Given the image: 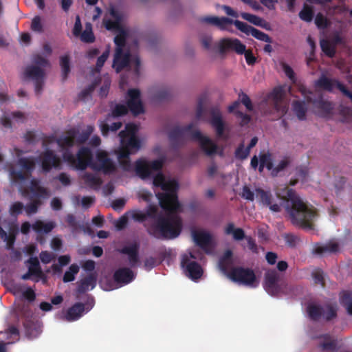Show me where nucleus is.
Instances as JSON below:
<instances>
[{"label":"nucleus","mask_w":352,"mask_h":352,"mask_svg":"<svg viewBox=\"0 0 352 352\" xmlns=\"http://www.w3.org/2000/svg\"><path fill=\"white\" fill-rule=\"evenodd\" d=\"M284 191L283 201L280 204L274 203V197L270 191L258 188L256 189V195L260 202L274 212H280L283 204L293 224L311 229L313 220L316 216L315 208L304 202L294 190L285 187Z\"/></svg>","instance_id":"obj_1"},{"label":"nucleus","mask_w":352,"mask_h":352,"mask_svg":"<svg viewBox=\"0 0 352 352\" xmlns=\"http://www.w3.org/2000/svg\"><path fill=\"white\" fill-rule=\"evenodd\" d=\"M167 212V215L164 217L158 215L157 207L150 204L145 214L146 218L156 219V221L148 227V234L159 239H173L177 237L182 229V221L181 217L175 214L177 212Z\"/></svg>","instance_id":"obj_2"},{"label":"nucleus","mask_w":352,"mask_h":352,"mask_svg":"<svg viewBox=\"0 0 352 352\" xmlns=\"http://www.w3.org/2000/svg\"><path fill=\"white\" fill-rule=\"evenodd\" d=\"M194 123L184 126H175L168 132V139L171 146L177 148L184 145L188 140L198 141L201 149L208 155H212L217 151V145L208 137L204 136L199 130H194Z\"/></svg>","instance_id":"obj_3"},{"label":"nucleus","mask_w":352,"mask_h":352,"mask_svg":"<svg viewBox=\"0 0 352 352\" xmlns=\"http://www.w3.org/2000/svg\"><path fill=\"white\" fill-rule=\"evenodd\" d=\"M76 131L69 130L67 135H63L56 140L58 145L64 150L63 157L64 160L78 170H85L91 164L93 155L90 148L82 147L79 149L76 157L72 154L69 148L72 147L76 140Z\"/></svg>","instance_id":"obj_4"},{"label":"nucleus","mask_w":352,"mask_h":352,"mask_svg":"<svg viewBox=\"0 0 352 352\" xmlns=\"http://www.w3.org/2000/svg\"><path fill=\"white\" fill-rule=\"evenodd\" d=\"M153 184L165 191L157 194L161 208L169 212H177L180 208L177 194L179 189L178 182L175 179L166 181L164 175L159 172L153 177Z\"/></svg>","instance_id":"obj_5"},{"label":"nucleus","mask_w":352,"mask_h":352,"mask_svg":"<svg viewBox=\"0 0 352 352\" xmlns=\"http://www.w3.org/2000/svg\"><path fill=\"white\" fill-rule=\"evenodd\" d=\"M263 286L265 291L272 296H278L280 294L296 296L301 289L299 286L289 284L283 280L280 274L276 270L266 271Z\"/></svg>","instance_id":"obj_6"},{"label":"nucleus","mask_w":352,"mask_h":352,"mask_svg":"<svg viewBox=\"0 0 352 352\" xmlns=\"http://www.w3.org/2000/svg\"><path fill=\"white\" fill-rule=\"evenodd\" d=\"M138 127L134 124H127L124 130L119 133L121 148L118 152V157L123 160L121 162L124 168L127 169L130 166L129 155L138 151L141 146L138 138L136 136Z\"/></svg>","instance_id":"obj_7"},{"label":"nucleus","mask_w":352,"mask_h":352,"mask_svg":"<svg viewBox=\"0 0 352 352\" xmlns=\"http://www.w3.org/2000/svg\"><path fill=\"white\" fill-rule=\"evenodd\" d=\"M127 105L118 104L111 111V116L114 118L124 116L129 109L131 113L138 116L144 113L143 104L140 99V91L138 89H130L127 91Z\"/></svg>","instance_id":"obj_8"},{"label":"nucleus","mask_w":352,"mask_h":352,"mask_svg":"<svg viewBox=\"0 0 352 352\" xmlns=\"http://www.w3.org/2000/svg\"><path fill=\"white\" fill-rule=\"evenodd\" d=\"M219 50L221 54H224L228 50H233L238 54L245 55L246 63L248 65H253L256 61V58L252 50H246V47L238 38H224L219 41Z\"/></svg>","instance_id":"obj_9"},{"label":"nucleus","mask_w":352,"mask_h":352,"mask_svg":"<svg viewBox=\"0 0 352 352\" xmlns=\"http://www.w3.org/2000/svg\"><path fill=\"white\" fill-rule=\"evenodd\" d=\"M228 277L233 282L250 286L256 287L255 283L256 277L254 272L250 268H245L243 267H234L229 273Z\"/></svg>","instance_id":"obj_10"},{"label":"nucleus","mask_w":352,"mask_h":352,"mask_svg":"<svg viewBox=\"0 0 352 352\" xmlns=\"http://www.w3.org/2000/svg\"><path fill=\"white\" fill-rule=\"evenodd\" d=\"M196 256L192 252L188 254H184L182 256L181 267L184 270L185 274L192 280H197L201 277L203 270L201 265L195 261Z\"/></svg>","instance_id":"obj_11"},{"label":"nucleus","mask_w":352,"mask_h":352,"mask_svg":"<svg viewBox=\"0 0 352 352\" xmlns=\"http://www.w3.org/2000/svg\"><path fill=\"white\" fill-rule=\"evenodd\" d=\"M164 164L162 159L148 162L144 160H139L135 163V171L142 179H146L151 176L152 173L160 171Z\"/></svg>","instance_id":"obj_12"},{"label":"nucleus","mask_w":352,"mask_h":352,"mask_svg":"<svg viewBox=\"0 0 352 352\" xmlns=\"http://www.w3.org/2000/svg\"><path fill=\"white\" fill-rule=\"evenodd\" d=\"M131 63L134 64L135 74L138 75L140 73V59L137 56L131 58V55L129 52L124 53V52L122 51L116 63H115L114 57L112 66L117 73H120L124 68L127 67Z\"/></svg>","instance_id":"obj_13"},{"label":"nucleus","mask_w":352,"mask_h":352,"mask_svg":"<svg viewBox=\"0 0 352 352\" xmlns=\"http://www.w3.org/2000/svg\"><path fill=\"white\" fill-rule=\"evenodd\" d=\"M272 100L273 111L276 113L275 119L282 118L288 111V105L284 100L283 92L280 88H275L270 94Z\"/></svg>","instance_id":"obj_14"},{"label":"nucleus","mask_w":352,"mask_h":352,"mask_svg":"<svg viewBox=\"0 0 352 352\" xmlns=\"http://www.w3.org/2000/svg\"><path fill=\"white\" fill-rule=\"evenodd\" d=\"M24 74L26 78L34 81L35 92L37 95L40 94L44 85V70L38 66L30 65L26 67Z\"/></svg>","instance_id":"obj_15"},{"label":"nucleus","mask_w":352,"mask_h":352,"mask_svg":"<svg viewBox=\"0 0 352 352\" xmlns=\"http://www.w3.org/2000/svg\"><path fill=\"white\" fill-rule=\"evenodd\" d=\"M234 25L239 30L243 33H245L246 35H252L255 38L268 43L272 42V38L268 34L248 25L246 23L239 20H235Z\"/></svg>","instance_id":"obj_16"},{"label":"nucleus","mask_w":352,"mask_h":352,"mask_svg":"<svg viewBox=\"0 0 352 352\" xmlns=\"http://www.w3.org/2000/svg\"><path fill=\"white\" fill-rule=\"evenodd\" d=\"M93 168L102 171L104 174H110L116 170V166L104 151H100L96 155V162Z\"/></svg>","instance_id":"obj_17"},{"label":"nucleus","mask_w":352,"mask_h":352,"mask_svg":"<svg viewBox=\"0 0 352 352\" xmlns=\"http://www.w3.org/2000/svg\"><path fill=\"white\" fill-rule=\"evenodd\" d=\"M94 306V299L91 302L87 304V307L82 302H76L69 307L64 316V319L68 322L76 321L81 318L86 311L88 312Z\"/></svg>","instance_id":"obj_18"},{"label":"nucleus","mask_w":352,"mask_h":352,"mask_svg":"<svg viewBox=\"0 0 352 352\" xmlns=\"http://www.w3.org/2000/svg\"><path fill=\"white\" fill-rule=\"evenodd\" d=\"M41 167L43 171L50 172L52 168H58L60 160L52 150H46L41 155Z\"/></svg>","instance_id":"obj_19"},{"label":"nucleus","mask_w":352,"mask_h":352,"mask_svg":"<svg viewBox=\"0 0 352 352\" xmlns=\"http://www.w3.org/2000/svg\"><path fill=\"white\" fill-rule=\"evenodd\" d=\"M210 121L211 126L214 129L216 135L220 138H226L224 135L226 129L225 122L222 119L221 111L218 107H212L210 109Z\"/></svg>","instance_id":"obj_20"},{"label":"nucleus","mask_w":352,"mask_h":352,"mask_svg":"<svg viewBox=\"0 0 352 352\" xmlns=\"http://www.w3.org/2000/svg\"><path fill=\"white\" fill-rule=\"evenodd\" d=\"M199 21L203 23L212 25L221 30H228V26L232 24L234 25L235 21L225 16L218 17L215 16H206L199 19Z\"/></svg>","instance_id":"obj_21"},{"label":"nucleus","mask_w":352,"mask_h":352,"mask_svg":"<svg viewBox=\"0 0 352 352\" xmlns=\"http://www.w3.org/2000/svg\"><path fill=\"white\" fill-rule=\"evenodd\" d=\"M192 236L195 243L206 253L210 252V248L212 242V236L205 231L193 230Z\"/></svg>","instance_id":"obj_22"},{"label":"nucleus","mask_w":352,"mask_h":352,"mask_svg":"<svg viewBox=\"0 0 352 352\" xmlns=\"http://www.w3.org/2000/svg\"><path fill=\"white\" fill-rule=\"evenodd\" d=\"M29 191L31 193L30 199H45L50 196V192L48 189L41 186L39 184V182L35 179L31 180L30 185L29 186Z\"/></svg>","instance_id":"obj_23"},{"label":"nucleus","mask_w":352,"mask_h":352,"mask_svg":"<svg viewBox=\"0 0 352 352\" xmlns=\"http://www.w3.org/2000/svg\"><path fill=\"white\" fill-rule=\"evenodd\" d=\"M135 278L133 272L128 267H121L115 271L113 280L121 285H126Z\"/></svg>","instance_id":"obj_24"},{"label":"nucleus","mask_w":352,"mask_h":352,"mask_svg":"<svg viewBox=\"0 0 352 352\" xmlns=\"http://www.w3.org/2000/svg\"><path fill=\"white\" fill-rule=\"evenodd\" d=\"M139 248L137 242H134L129 245L123 247L120 252L128 255L129 264L131 267H135L139 262Z\"/></svg>","instance_id":"obj_25"},{"label":"nucleus","mask_w":352,"mask_h":352,"mask_svg":"<svg viewBox=\"0 0 352 352\" xmlns=\"http://www.w3.org/2000/svg\"><path fill=\"white\" fill-rule=\"evenodd\" d=\"M96 282L97 277L95 274L91 273L87 275L78 283L77 293L82 294H85L87 291L93 289L96 285Z\"/></svg>","instance_id":"obj_26"},{"label":"nucleus","mask_w":352,"mask_h":352,"mask_svg":"<svg viewBox=\"0 0 352 352\" xmlns=\"http://www.w3.org/2000/svg\"><path fill=\"white\" fill-rule=\"evenodd\" d=\"M128 32L124 30V28H121L119 31L117 35L114 38V43L116 44V50H115V63L118 61V59L122 53V51H123L126 43V39L128 38Z\"/></svg>","instance_id":"obj_27"},{"label":"nucleus","mask_w":352,"mask_h":352,"mask_svg":"<svg viewBox=\"0 0 352 352\" xmlns=\"http://www.w3.org/2000/svg\"><path fill=\"white\" fill-rule=\"evenodd\" d=\"M55 226L56 224L52 221L45 223L41 220H37L32 224V228L37 234H48Z\"/></svg>","instance_id":"obj_28"},{"label":"nucleus","mask_w":352,"mask_h":352,"mask_svg":"<svg viewBox=\"0 0 352 352\" xmlns=\"http://www.w3.org/2000/svg\"><path fill=\"white\" fill-rule=\"evenodd\" d=\"M293 111L300 120H306L307 107L305 101L294 100L292 102Z\"/></svg>","instance_id":"obj_29"},{"label":"nucleus","mask_w":352,"mask_h":352,"mask_svg":"<svg viewBox=\"0 0 352 352\" xmlns=\"http://www.w3.org/2000/svg\"><path fill=\"white\" fill-rule=\"evenodd\" d=\"M340 302L346 309L347 313L352 316V292L351 291L341 292Z\"/></svg>","instance_id":"obj_30"},{"label":"nucleus","mask_w":352,"mask_h":352,"mask_svg":"<svg viewBox=\"0 0 352 352\" xmlns=\"http://www.w3.org/2000/svg\"><path fill=\"white\" fill-rule=\"evenodd\" d=\"M225 233L226 234H232L234 239L236 241H241L245 239L247 236L245 234V232L242 228H234V225L232 223H229L226 229Z\"/></svg>","instance_id":"obj_31"},{"label":"nucleus","mask_w":352,"mask_h":352,"mask_svg":"<svg viewBox=\"0 0 352 352\" xmlns=\"http://www.w3.org/2000/svg\"><path fill=\"white\" fill-rule=\"evenodd\" d=\"M309 317L314 321H318L323 315V308L320 305L309 304L307 306Z\"/></svg>","instance_id":"obj_32"},{"label":"nucleus","mask_w":352,"mask_h":352,"mask_svg":"<svg viewBox=\"0 0 352 352\" xmlns=\"http://www.w3.org/2000/svg\"><path fill=\"white\" fill-rule=\"evenodd\" d=\"M339 250V246L337 243H329L324 245H320L315 248L314 252L318 254H322L324 253H335Z\"/></svg>","instance_id":"obj_33"},{"label":"nucleus","mask_w":352,"mask_h":352,"mask_svg":"<svg viewBox=\"0 0 352 352\" xmlns=\"http://www.w3.org/2000/svg\"><path fill=\"white\" fill-rule=\"evenodd\" d=\"M122 124L121 122L112 123L111 125L107 123L102 122L100 124L101 133L103 136H107L109 131L116 132L121 128Z\"/></svg>","instance_id":"obj_34"},{"label":"nucleus","mask_w":352,"mask_h":352,"mask_svg":"<svg viewBox=\"0 0 352 352\" xmlns=\"http://www.w3.org/2000/svg\"><path fill=\"white\" fill-rule=\"evenodd\" d=\"M315 85L317 87L321 88L324 90L331 91L333 89V82L332 80L328 78L325 76H322L318 80L316 81Z\"/></svg>","instance_id":"obj_35"},{"label":"nucleus","mask_w":352,"mask_h":352,"mask_svg":"<svg viewBox=\"0 0 352 352\" xmlns=\"http://www.w3.org/2000/svg\"><path fill=\"white\" fill-rule=\"evenodd\" d=\"M28 263L30 264L28 271L34 276H41L42 274V270L38 258L31 257L29 258Z\"/></svg>","instance_id":"obj_36"},{"label":"nucleus","mask_w":352,"mask_h":352,"mask_svg":"<svg viewBox=\"0 0 352 352\" xmlns=\"http://www.w3.org/2000/svg\"><path fill=\"white\" fill-rule=\"evenodd\" d=\"M82 179L85 183L91 188L99 187L102 184L101 179L92 173H85Z\"/></svg>","instance_id":"obj_37"},{"label":"nucleus","mask_w":352,"mask_h":352,"mask_svg":"<svg viewBox=\"0 0 352 352\" xmlns=\"http://www.w3.org/2000/svg\"><path fill=\"white\" fill-rule=\"evenodd\" d=\"M43 204V202L39 199H31V201L25 206L24 210L28 215L35 214L38 212V208Z\"/></svg>","instance_id":"obj_38"},{"label":"nucleus","mask_w":352,"mask_h":352,"mask_svg":"<svg viewBox=\"0 0 352 352\" xmlns=\"http://www.w3.org/2000/svg\"><path fill=\"white\" fill-rule=\"evenodd\" d=\"M19 166L28 173L33 171L35 167V161L32 157H21L19 159Z\"/></svg>","instance_id":"obj_39"},{"label":"nucleus","mask_w":352,"mask_h":352,"mask_svg":"<svg viewBox=\"0 0 352 352\" xmlns=\"http://www.w3.org/2000/svg\"><path fill=\"white\" fill-rule=\"evenodd\" d=\"M60 65L62 69L63 81H65L70 72L69 57L68 55L60 57Z\"/></svg>","instance_id":"obj_40"},{"label":"nucleus","mask_w":352,"mask_h":352,"mask_svg":"<svg viewBox=\"0 0 352 352\" xmlns=\"http://www.w3.org/2000/svg\"><path fill=\"white\" fill-rule=\"evenodd\" d=\"M290 164V160L289 157H285L281 160L279 163L276 166H273V169L271 171L272 177H276L278 174L283 171Z\"/></svg>","instance_id":"obj_41"},{"label":"nucleus","mask_w":352,"mask_h":352,"mask_svg":"<svg viewBox=\"0 0 352 352\" xmlns=\"http://www.w3.org/2000/svg\"><path fill=\"white\" fill-rule=\"evenodd\" d=\"M79 272V267L76 264H72L69 266V270L66 271L63 275V280L65 283L72 282L75 279V275Z\"/></svg>","instance_id":"obj_42"},{"label":"nucleus","mask_w":352,"mask_h":352,"mask_svg":"<svg viewBox=\"0 0 352 352\" xmlns=\"http://www.w3.org/2000/svg\"><path fill=\"white\" fill-rule=\"evenodd\" d=\"M320 47L322 51L329 57L333 58L336 54V49L331 43L326 39L320 41Z\"/></svg>","instance_id":"obj_43"},{"label":"nucleus","mask_w":352,"mask_h":352,"mask_svg":"<svg viewBox=\"0 0 352 352\" xmlns=\"http://www.w3.org/2000/svg\"><path fill=\"white\" fill-rule=\"evenodd\" d=\"M94 127L91 125H88L87 127L78 134V135L76 136V140L79 144H83L87 142V140L89 138L91 133L94 132Z\"/></svg>","instance_id":"obj_44"},{"label":"nucleus","mask_w":352,"mask_h":352,"mask_svg":"<svg viewBox=\"0 0 352 352\" xmlns=\"http://www.w3.org/2000/svg\"><path fill=\"white\" fill-rule=\"evenodd\" d=\"M259 162L263 164L265 168L270 172L273 169V160L272 154L270 152L267 151V153H260Z\"/></svg>","instance_id":"obj_45"},{"label":"nucleus","mask_w":352,"mask_h":352,"mask_svg":"<svg viewBox=\"0 0 352 352\" xmlns=\"http://www.w3.org/2000/svg\"><path fill=\"white\" fill-rule=\"evenodd\" d=\"M241 16L244 20L249 21L250 23L255 25L263 27L262 23L264 21L263 19L256 15L250 14L248 12H241Z\"/></svg>","instance_id":"obj_46"},{"label":"nucleus","mask_w":352,"mask_h":352,"mask_svg":"<svg viewBox=\"0 0 352 352\" xmlns=\"http://www.w3.org/2000/svg\"><path fill=\"white\" fill-rule=\"evenodd\" d=\"M24 209V204L21 201L14 202L10 207L9 212L12 217H17L22 214Z\"/></svg>","instance_id":"obj_47"},{"label":"nucleus","mask_w":352,"mask_h":352,"mask_svg":"<svg viewBox=\"0 0 352 352\" xmlns=\"http://www.w3.org/2000/svg\"><path fill=\"white\" fill-rule=\"evenodd\" d=\"M80 35L81 41L84 43H91L95 41V36L91 27L88 28V27L86 26L85 30Z\"/></svg>","instance_id":"obj_48"},{"label":"nucleus","mask_w":352,"mask_h":352,"mask_svg":"<svg viewBox=\"0 0 352 352\" xmlns=\"http://www.w3.org/2000/svg\"><path fill=\"white\" fill-rule=\"evenodd\" d=\"M299 17L304 21L311 22L314 18V12L311 8L305 6L299 12Z\"/></svg>","instance_id":"obj_49"},{"label":"nucleus","mask_w":352,"mask_h":352,"mask_svg":"<svg viewBox=\"0 0 352 352\" xmlns=\"http://www.w3.org/2000/svg\"><path fill=\"white\" fill-rule=\"evenodd\" d=\"M250 151L244 147L243 144H240L234 152L235 157L240 160H245L250 155Z\"/></svg>","instance_id":"obj_50"},{"label":"nucleus","mask_w":352,"mask_h":352,"mask_svg":"<svg viewBox=\"0 0 352 352\" xmlns=\"http://www.w3.org/2000/svg\"><path fill=\"white\" fill-rule=\"evenodd\" d=\"M104 25L105 28L108 30H118L119 31L121 28H123L121 26V23L118 21H113L111 19H104L103 21Z\"/></svg>","instance_id":"obj_51"},{"label":"nucleus","mask_w":352,"mask_h":352,"mask_svg":"<svg viewBox=\"0 0 352 352\" xmlns=\"http://www.w3.org/2000/svg\"><path fill=\"white\" fill-rule=\"evenodd\" d=\"M307 175H308V170L307 168L300 167L299 168H297V170H296L297 179H294V180H291L290 185L294 186L297 183V181L299 179H301L302 181L305 180Z\"/></svg>","instance_id":"obj_52"},{"label":"nucleus","mask_w":352,"mask_h":352,"mask_svg":"<svg viewBox=\"0 0 352 352\" xmlns=\"http://www.w3.org/2000/svg\"><path fill=\"white\" fill-rule=\"evenodd\" d=\"M109 47H108L102 54L101 56H100L96 62V69L98 72H100L102 67H103L104 63L107 60L109 56Z\"/></svg>","instance_id":"obj_53"},{"label":"nucleus","mask_w":352,"mask_h":352,"mask_svg":"<svg viewBox=\"0 0 352 352\" xmlns=\"http://www.w3.org/2000/svg\"><path fill=\"white\" fill-rule=\"evenodd\" d=\"M280 65L283 72H285V75L288 77V78L293 82H295L296 76L293 69L289 65L284 62H282Z\"/></svg>","instance_id":"obj_54"},{"label":"nucleus","mask_w":352,"mask_h":352,"mask_svg":"<svg viewBox=\"0 0 352 352\" xmlns=\"http://www.w3.org/2000/svg\"><path fill=\"white\" fill-rule=\"evenodd\" d=\"M96 85L94 83H92L91 85H89L87 87L84 89L80 91V93L78 95V98L80 100H85L87 98H89L91 93L95 89Z\"/></svg>","instance_id":"obj_55"},{"label":"nucleus","mask_w":352,"mask_h":352,"mask_svg":"<svg viewBox=\"0 0 352 352\" xmlns=\"http://www.w3.org/2000/svg\"><path fill=\"white\" fill-rule=\"evenodd\" d=\"M312 278L316 284H319L322 287L325 286V282L323 276V272L321 270H316L312 273Z\"/></svg>","instance_id":"obj_56"},{"label":"nucleus","mask_w":352,"mask_h":352,"mask_svg":"<svg viewBox=\"0 0 352 352\" xmlns=\"http://www.w3.org/2000/svg\"><path fill=\"white\" fill-rule=\"evenodd\" d=\"M31 29L36 32H42L43 31L41 19L39 16H36L33 18L31 24Z\"/></svg>","instance_id":"obj_57"},{"label":"nucleus","mask_w":352,"mask_h":352,"mask_svg":"<svg viewBox=\"0 0 352 352\" xmlns=\"http://www.w3.org/2000/svg\"><path fill=\"white\" fill-rule=\"evenodd\" d=\"M315 23L319 28H326L328 25L327 19L322 13H318L316 14Z\"/></svg>","instance_id":"obj_58"},{"label":"nucleus","mask_w":352,"mask_h":352,"mask_svg":"<svg viewBox=\"0 0 352 352\" xmlns=\"http://www.w3.org/2000/svg\"><path fill=\"white\" fill-rule=\"evenodd\" d=\"M324 317L327 321H330L337 317V309L332 305L327 307V311L324 314Z\"/></svg>","instance_id":"obj_59"},{"label":"nucleus","mask_w":352,"mask_h":352,"mask_svg":"<svg viewBox=\"0 0 352 352\" xmlns=\"http://www.w3.org/2000/svg\"><path fill=\"white\" fill-rule=\"evenodd\" d=\"M33 63L36 65L35 66L45 67L49 65V61L43 58L42 56L37 54L35 55L32 59Z\"/></svg>","instance_id":"obj_60"},{"label":"nucleus","mask_w":352,"mask_h":352,"mask_svg":"<svg viewBox=\"0 0 352 352\" xmlns=\"http://www.w3.org/2000/svg\"><path fill=\"white\" fill-rule=\"evenodd\" d=\"M241 197L248 201H252L254 199V192L247 186H243V190H242Z\"/></svg>","instance_id":"obj_61"},{"label":"nucleus","mask_w":352,"mask_h":352,"mask_svg":"<svg viewBox=\"0 0 352 352\" xmlns=\"http://www.w3.org/2000/svg\"><path fill=\"white\" fill-rule=\"evenodd\" d=\"M131 217L135 221L138 222H143L147 219L145 212H143L140 210L132 211Z\"/></svg>","instance_id":"obj_62"},{"label":"nucleus","mask_w":352,"mask_h":352,"mask_svg":"<svg viewBox=\"0 0 352 352\" xmlns=\"http://www.w3.org/2000/svg\"><path fill=\"white\" fill-rule=\"evenodd\" d=\"M317 106L318 108L321 109L326 113H330L332 110L331 104L329 102L324 101L323 100H320L317 102Z\"/></svg>","instance_id":"obj_63"},{"label":"nucleus","mask_w":352,"mask_h":352,"mask_svg":"<svg viewBox=\"0 0 352 352\" xmlns=\"http://www.w3.org/2000/svg\"><path fill=\"white\" fill-rule=\"evenodd\" d=\"M157 259L153 256L146 258L144 262V266L146 270H151L157 265Z\"/></svg>","instance_id":"obj_64"}]
</instances>
